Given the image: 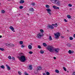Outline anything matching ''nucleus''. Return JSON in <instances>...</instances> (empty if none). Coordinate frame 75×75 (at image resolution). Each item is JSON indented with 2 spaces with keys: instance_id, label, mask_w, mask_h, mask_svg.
Returning <instances> with one entry per match:
<instances>
[{
  "instance_id": "nucleus-40",
  "label": "nucleus",
  "mask_w": 75,
  "mask_h": 75,
  "mask_svg": "<svg viewBox=\"0 0 75 75\" xmlns=\"http://www.w3.org/2000/svg\"><path fill=\"white\" fill-rule=\"evenodd\" d=\"M18 73L19 75H21V72H18Z\"/></svg>"
},
{
  "instance_id": "nucleus-9",
  "label": "nucleus",
  "mask_w": 75,
  "mask_h": 75,
  "mask_svg": "<svg viewBox=\"0 0 75 75\" xmlns=\"http://www.w3.org/2000/svg\"><path fill=\"white\" fill-rule=\"evenodd\" d=\"M48 27L51 29H54V27L51 25H48Z\"/></svg>"
},
{
  "instance_id": "nucleus-18",
  "label": "nucleus",
  "mask_w": 75,
  "mask_h": 75,
  "mask_svg": "<svg viewBox=\"0 0 75 75\" xmlns=\"http://www.w3.org/2000/svg\"><path fill=\"white\" fill-rule=\"evenodd\" d=\"M1 67L2 69H4L5 68V67H4V66L3 65H2Z\"/></svg>"
},
{
  "instance_id": "nucleus-19",
  "label": "nucleus",
  "mask_w": 75,
  "mask_h": 75,
  "mask_svg": "<svg viewBox=\"0 0 75 75\" xmlns=\"http://www.w3.org/2000/svg\"><path fill=\"white\" fill-rule=\"evenodd\" d=\"M67 17L68 18H71V16L69 15L67 16Z\"/></svg>"
},
{
  "instance_id": "nucleus-51",
  "label": "nucleus",
  "mask_w": 75,
  "mask_h": 75,
  "mask_svg": "<svg viewBox=\"0 0 75 75\" xmlns=\"http://www.w3.org/2000/svg\"><path fill=\"white\" fill-rule=\"evenodd\" d=\"M43 75H46V74H45V73H43Z\"/></svg>"
},
{
  "instance_id": "nucleus-8",
  "label": "nucleus",
  "mask_w": 75,
  "mask_h": 75,
  "mask_svg": "<svg viewBox=\"0 0 75 75\" xmlns=\"http://www.w3.org/2000/svg\"><path fill=\"white\" fill-rule=\"evenodd\" d=\"M29 11H34V10L33 8H31L29 9Z\"/></svg>"
},
{
  "instance_id": "nucleus-28",
  "label": "nucleus",
  "mask_w": 75,
  "mask_h": 75,
  "mask_svg": "<svg viewBox=\"0 0 75 75\" xmlns=\"http://www.w3.org/2000/svg\"><path fill=\"white\" fill-rule=\"evenodd\" d=\"M53 8H54V9H56L57 8V6H53Z\"/></svg>"
},
{
  "instance_id": "nucleus-32",
  "label": "nucleus",
  "mask_w": 75,
  "mask_h": 75,
  "mask_svg": "<svg viewBox=\"0 0 75 75\" xmlns=\"http://www.w3.org/2000/svg\"><path fill=\"white\" fill-rule=\"evenodd\" d=\"M68 6H69V7H72V4H68Z\"/></svg>"
},
{
  "instance_id": "nucleus-53",
  "label": "nucleus",
  "mask_w": 75,
  "mask_h": 75,
  "mask_svg": "<svg viewBox=\"0 0 75 75\" xmlns=\"http://www.w3.org/2000/svg\"><path fill=\"white\" fill-rule=\"evenodd\" d=\"M2 37V36L1 35H0V38H1Z\"/></svg>"
},
{
  "instance_id": "nucleus-3",
  "label": "nucleus",
  "mask_w": 75,
  "mask_h": 75,
  "mask_svg": "<svg viewBox=\"0 0 75 75\" xmlns=\"http://www.w3.org/2000/svg\"><path fill=\"white\" fill-rule=\"evenodd\" d=\"M43 36V33H40L37 35V37L38 38H41V37H42Z\"/></svg>"
},
{
  "instance_id": "nucleus-60",
  "label": "nucleus",
  "mask_w": 75,
  "mask_h": 75,
  "mask_svg": "<svg viewBox=\"0 0 75 75\" xmlns=\"http://www.w3.org/2000/svg\"><path fill=\"white\" fill-rule=\"evenodd\" d=\"M0 4H1V3L0 2Z\"/></svg>"
},
{
  "instance_id": "nucleus-13",
  "label": "nucleus",
  "mask_w": 75,
  "mask_h": 75,
  "mask_svg": "<svg viewBox=\"0 0 75 75\" xmlns=\"http://www.w3.org/2000/svg\"><path fill=\"white\" fill-rule=\"evenodd\" d=\"M29 67L30 70H32V69H33V66H32V65H29Z\"/></svg>"
},
{
  "instance_id": "nucleus-34",
  "label": "nucleus",
  "mask_w": 75,
  "mask_h": 75,
  "mask_svg": "<svg viewBox=\"0 0 75 75\" xmlns=\"http://www.w3.org/2000/svg\"><path fill=\"white\" fill-rule=\"evenodd\" d=\"M1 13H5V11L3 10L1 11Z\"/></svg>"
},
{
  "instance_id": "nucleus-30",
  "label": "nucleus",
  "mask_w": 75,
  "mask_h": 75,
  "mask_svg": "<svg viewBox=\"0 0 75 75\" xmlns=\"http://www.w3.org/2000/svg\"><path fill=\"white\" fill-rule=\"evenodd\" d=\"M46 8H49L50 6L48 5H46Z\"/></svg>"
},
{
  "instance_id": "nucleus-24",
  "label": "nucleus",
  "mask_w": 75,
  "mask_h": 75,
  "mask_svg": "<svg viewBox=\"0 0 75 75\" xmlns=\"http://www.w3.org/2000/svg\"><path fill=\"white\" fill-rule=\"evenodd\" d=\"M55 72H56V73H59V71L58 70H56L55 71Z\"/></svg>"
},
{
  "instance_id": "nucleus-58",
  "label": "nucleus",
  "mask_w": 75,
  "mask_h": 75,
  "mask_svg": "<svg viewBox=\"0 0 75 75\" xmlns=\"http://www.w3.org/2000/svg\"><path fill=\"white\" fill-rule=\"evenodd\" d=\"M8 1H10L11 0H7Z\"/></svg>"
},
{
  "instance_id": "nucleus-7",
  "label": "nucleus",
  "mask_w": 75,
  "mask_h": 75,
  "mask_svg": "<svg viewBox=\"0 0 75 75\" xmlns=\"http://www.w3.org/2000/svg\"><path fill=\"white\" fill-rule=\"evenodd\" d=\"M6 67L7 68L8 70H10L11 69L8 65H7V64H6Z\"/></svg>"
},
{
  "instance_id": "nucleus-23",
  "label": "nucleus",
  "mask_w": 75,
  "mask_h": 75,
  "mask_svg": "<svg viewBox=\"0 0 75 75\" xmlns=\"http://www.w3.org/2000/svg\"><path fill=\"white\" fill-rule=\"evenodd\" d=\"M49 38L50 40H52V38H51V35L49 36Z\"/></svg>"
},
{
  "instance_id": "nucleus-26",
  "label": "nucleus",
  "mask_w": 75,
  "mask_h": 75,
  "mask_svg": "<svg viewBox=\"0 0 75 75\" xmlns=\"http://www.w3.org/2000/svg\"><path fill=\"white\" fill-rule=\"evenodd\" d=\"M20 44L22 45L23 44V41H20Z\"/></svg>"
},
{
  "instance_id": "nucleus-14",
  "label": "nucleus",
  "mask_w": 75,
  "mask_h": 75,
  "mask_svg": "<svg viewBox=\"0 0 75 75\" xmlns=\"http://www.w3.org/2000/svg\"><path fill=\"white\" fill-rule=\"evenodd\" d=\"M10 29H11V30H12V31H13L14 30V29L13 28V26H11L10 27Z\"/></svg>"
},
{
  "instance_id": "nucleus-20",
  "label": "nucleus",
  "mask_w": 75,
  "mask_h": 75,
  "mask_svg": "<svg viewBox=\"0 0 75 75\" xmlns=\"http://www.w3.org/2000/svg\"><path fill=\"white\" fill-rule=\"evenodd\" d=\"M40 52V53H41V54H44V52L43 51L41 50Z\"/></svg>"
},
{
  "instance_id": "nucleus-11",
  "label": "nucleus",
  "mask_w": 75,
  "mask_h": 75,
  "mask_svg": "<svg viewBox=\"0 0 75 75\" xmlns=\"http://www.w3.org/2000/svg\"><path fill=\"white\" fill-rule=\"evenodd\" d=\"M20 4H23V3H24V1L23 0H21L20 1Z\"/></svg>"
},
{
  "instance_id": "nucleus-35",
  "label": "nucleus",
  "mask_w": 75,
  "mask_h": 75,
  "mask_svg": "<svg viewBox=\"0 0 75 75\" xmlns=\"http://www.w3.org/2000/svg\"><path fill=\"white\" fill-rule=\"evenodd\" d=\"M40 31L41 33H44V30L42 29H41L40 30Z\"/></svg>"
},
{
  "instance_id": "nucleus-27",
  "label": "nucleus",
  "mask_w": 75,
  "mask_h": 75,
  "mask_svg": "<svg viewBox=\"0 0 75 75\" xmlns=\"http://www.w3.org/2000/svg\"><path fill=\"white\" fill-rule=\"evenodd\" d=\"M31 5H32V6H35V3H32L31 4Z\"/></svg>"
},
{
  "instance_id": "nucleus-37",
  "label": "nucleus",
  "mask_w": 75,
  "mask_h": 75,
  "mask_svg": "<svg viewBox=\"0 0 75 75\" xmlns=\"http://www.w3.org/2000/svg\"><path fill=\"white\" fill-rule=\"evenodd\" d=\"M69 54H71V53H72V52H71V50H69Z\"/></svg>"
},
{
  "instance_id": "nucleus-61",
  "label": "nucleus",
  "mask_w": 75,
  "mask_h": 75,
  "mask_svg": "<svg viewBox=\"0 0 75 75\" xmlns=\"http://www.w3.org/2000/svg\"><path fill=\"white\" fill-rule=\"evenodd\" d=\"M19 15H20V14H19Z\"/></svg>"
},
{
  "instance_id": "nucleus-43",
  "label": "nucleus",
  "mask_w": 75,
  "mask_h": 75,
  "mask_svg": "<svg viewBox=\"0 0 75 75\" xmlns=\"http://www.w3.org/2000/svg\"><path fill=\"white\" fill-rule=\"evenodd\" d=\"M12 59L13 60H15V58L14 57H12Z\"/></svg>"
},
{
  "instance_id": "nucleus-55",
  "label": "nucleus",
  "mask_w": 75,
  "mask_h": 75,
  "mask_svg": "<svg viewBox=\"0 0 75 75\" xmlns=\"http://www.w3.org/2000/svg\"><path fill=\"white\" fill-rule=\"evenodd\" d=\"M67 72H68V73H69V71H67Z\"/></svg>"
},
{
  "instance_id": "nucleus-16",
  "label": "nucleus",
  "mask_w": 75,
  "mask_h": 75,
  "mask_svg": "<svg viewBox=\"0 0 75 75\" xmlns=\"http://www.w3.org/2000/svg\"><path fill=\"white\" fill-rule=\"evenodd\" d=\"M52 25L54 26V27H57V26H58V25H57V23H55L54 24H52Z\"/></svg>"
},
{
  "instance_id": "nucleus-39",
  "label": "nucleus",
  "mask_w": 75,
  "mask_h": 75,
  "mask_svg": "<svg viewBox=\"0 0 75 75\" xmlns=\"http://www.w3.org/2000/svg\"><path fill=\"white\" fill-rule=\"evenodd\" d=\"M8 58H9V59H11V56H9L8 57Z\"/></svg>"
},
{
  "instance_id": "nucleus-4",
  "label": "nucleus",
  "mask_w": 75,
  "mask_h": 75,
  "mask_svg": "<svg viewBox=\"0 0 75 75\" xmlns=\"http://www.w3.org/2000/svg\"><path fill=\"white\" fill-rule=\"evenodd\" d=\"M54 35L55 36V38L57 39H58L59 38V36H60V34L59 33L57 32V33L54 34Z\"/></svg>"
},
{
  "instance_id": "nucleus-12",
  "label": "nucleus",
  "mask_w": 75,
  "mask_h": 75,
  "mask_svg": "<svg viewBox=\"0 0 75 75\" xmlns=\"http://www.w3.org/2000/svg\"><path fill=\"white\" fill-rule=\"evenodd\" d=\"M51 2H52L53 3L55 4L57 1V0H50Z\"/></svg>"
},
{
  "instance_id": "nucleus-57",
  "label": "nucleus",
  "mask_w": 75,
  "mask_h": 75,
  "mask_svg": "<svg viewBox=\"0 0 75 75\" xmlns=\"http://www.w3.org/2000/svg\"><path fill=\"white\" fill-rule=\"evenodd\" d=\"M27 14H28V16H29V14L28 13H27Z\"/></svg>"
},
{
  "instance_id": "nucleus-54",
  "label": "nucleus",
  "mask_w": 75,
  "mask_h": 75,
  "mask_svg": "<svg viewBox=\"0 0 75 75\" xmlns=\"http://www.w3.org/2000/svg\"><path fill=\"white\" fill-rule=\"evenodd\" d=\"M69 9H70V10H72V8H70Z\"/></svg>"
},
{
  "instance_id": "nucleus-48",
  "label": "nucleus",
  "mask_w": 75,
  "mask_h": 75,
  "mask_svg": "<svg viewBox=\"0 0 75 75\" xmlns=\"http://www.w3.org/2000/svg\"><path fill=\"white\" fill-rule=\"evenodd\" d=\"M71 53H72V54H73V53H74V51H71Z\"/></svg>"
},
{
  "instance_id": "nucleus-31",
  "label": "nucleus",
  "mask_w": 75,
  "mask_h": 75,
  "mask_svg": "<svg viewBox=\"0 0 75 75\" xmlns=\"http://www.w3.org/2000/svg\"><path fill=\"white\" fill-rule=\"evenodd\" d=\"M29 53L30 54H32L33 53V52H31V51H30L29 52Z\"/></svg>"
},
{
  "instance_id": "nucleus-29",
  "label": "nucleus",
  "mask_w": 75,
  "mask_h": 75,
  "mask_svg": "<svg viewBox=\"0 0 75 75\" xmlns=\"http://www.w3.org/2000/svg\"><path fill=\"white\" fill-rule=\"evenodd\" d=\"M10 45L11 46H12V47H14V45H13V44H11V43H10Z\"/></svg>"
},
{
  "instance_id": "nucleus-25",
  "label": "nucleus",
  "mask_w": 75,
  "mask_h": 75,
  "mask_svg": "<svg viewBox=\"0 0 75 75\" xmlns=\"http://www.w3.org/2000/svg\"><path fill=\"white\" fill-rule=\"evenodd\" d=\"M46 74L47 75H50V73L48 71L46 73Z\"/></svg>"
},
{
  "instance_id": "nucleus-17",
  "label": "nucleus",
  "mask_w": 75,
  "mask_h": 75,
  "mask_svg": "<svg viewBox=\"0 0 75 75\" xmlns=\"http://www.w3.org/2000/svg\"><path fill=\"white\" fill-rule=\"evenodd\" d=\"M66 45L68 47H71V45L69 44H67Z\"/></svg>"
},
{
  "instance_id": "nucleus-62",
  "label": "nucleus",
  "mask_w": 75,
  "mask_h": 75,
  "mask_svg": "<svg viewBox=\"0 0 75 75\" xmlns=\"http://www.w3.org/2000/svg\"><path fill=\"white\" fill-rule=\"evenodd\" d=\"M35 74H37V73H35Z\"/></svg>"
},
{
  "instance_id": "nucleus-15",
  "label": "nucleus",
  "mask_w": 75,
  "mask_h": 75,
  "mask_svg": "<svg viewBox=\"0 0 75 75\" xmlns=\"http://www.w3.org/2000/svg\"><path fill=\"white\" fill-rule=\"evenodd\" d=\"M28 48L29 50H31L32 49V46L30 45L28 46Z\"/></svg>"
},
{
  "instance_id": "nucleus-52",
  "label": "nucleus",
  "mask_w": 75,
  "mask_h": 75,
  "mask_svg": "<svg viewBox=\"0 0 75 75\" xmlns=\"http://www.w3.org/2000/svg\"><path fill=\"white\" fill-rule=\"evenodd\" d=\"M61 38H64V36H62Z\"/></svg>"
},
{
  "instance_id": "nucleus-47",
  "label": "nucleus",
  "mask_w": 75,
  "mask_h": 75,
  "mask_svg": "<svg viewBox=\"0 0 75 75\" xmlns=\"http://www.w3.org/2000/svg\"><path fill=\"white\" fill-rule=\"evenodd\" d=\"M8 47H11V46H10V44H8Z\"/></svg>"
},
{
  "instance_id": "nucleus-56",
  "label": "nucleus",
  "mask_w": 75,
  "mask_h": 75,
  "mask_svg": "<svg viewBox=\"0 0 75 75\" xmlns=\"http://www.w3.org/2000/svg\"><path fill=\"white\" fill-rule=\"evenodd\" d=\"M67 31H68V32H69V30H67Z\"/></svg>"
},
{
  "instance_id": "nucleus-42",
  "label": "nucleus",
  "mask_w": 75,
  "mask_h": 75,
  "mask_svg": "<svg viewBox=\"0 0 75 75\" xmlns=\"http://www.w3.org/2000/svg\"><path fill=\"white\" fill-rule=\"evenodd\" d=\"M21 48H24V45H23L21 46Z\"/></svg>"
},
{
  "instance_id": "nucleus-38",
  "label": "nucleus",
  "mask_w": 75,
  "mask_h": 75,
  "mask_svg": "<svg viewBox=\"0 0 75 75\" xmlns=\"http://www.w3.org/2000/svg\"><path fill=\"white\" fill-rule=\"evenodd\" d=\"M19 8H20V9H22V8H23V6H20Z\"/></svg>"
},
{
  "instance_id": "nucleus-59",
  "label": "nucleus",
  "mask_w": 75,
  "mask_h": 75,
  "mask_svg": "<svg viewBox=\"0 0 75 75\" xmlns=\"http://www.w3.org/2000/svg\"><path fill=\"white\" fill-rule=\"evenodd\" d=\"M13 32H15V30H13Z\"/></svg>"
},
{
  "instance_id": "nucleus-2",
  "label": "nucleus",
  "mask_w": 75,
  "mask_h": 75,
  "mask_svg": "<svg viewBox=\"0 0 75 75\" xmlns=\"http://www.w3.org/2000/svg\"><path fill=\"white\" fill-rule=\"evenodd\" d=\"M19 59H20V60H21V62H25L26 60L25 57L24 56H21V57H19Z\"/></svg>"
},
{
  "instance_id": "nucleus-10",
  "label": "nucleus",
  "mask_w": 75,
  "mask_h": 75,
  "mask_svg": "<svg viewBox=\"0 0 75 75\" xmlns=\"http://www.w3.org/2000/svg\"><path fill=\"white\" fill-rule=\"evenodd\" d=\"M37 68L38 69L37 71H38V70H42V68L40 66L38 67Z\"/></svg>"
},
{
  "instance_id": "nucleus-44",
  "label": "nucleus",
  "mask_w": 75,
  "mask_h": 75,
  "mask_svg": "<svg viewBox=\"0 0 75 75\" xmlns=\"http://www.w3.org/2000/svg\"><path fill=\"white\" fill-rule=\"evenodd\" d=\"M38 48H41V46H40V45H38Z\"/></svg>"
},
{
  "instance_id": "nucleus-49",
  "label": "nucleus",
  "mask_w": 75,
  "mask_h": 75,
  "mask_svg": "<svg viewBox=\"0 0 75 75\" xmlns=\"http://www.w3.org/2000/svg\"><path fill=\"white\" fill-rule=\"evenodd\" d=\"M54 59H56V57H54Z\"/></svg>"
},
{
  "instance_id": "nucleus-41",
  "label": "nucleus",
  "mask_w": 75,
  "mask_h": 75,
  "mask_svg": "<svg viewBox=\"0 0 75 75\" xmlns=\"http://www.w3.org/2000/svg\"><path fill=\"white\" fill-rule=\"evenodd\" d=\"M64 20V21H65V22H67L68 21H67V19H65Z\"/></svg>"
},
{
  "instance_id": "nucleus-33",
  "label": "nucleus",
  "mask_w": 75,
  "mask_h": 75,
  "mask_svg": "<svg viewBox=\"0 0 75 75\" xmlns=\"http://www.w3.org/2000/svg\"><path fill=\"white\" fill-rule=\"evenodd\" d=\"M73 40V38L72 37H70L69 38V40Z\"/></svg>"
},
{
  "instance_id": "nucleus-50",
  "label": "nucleus",
  "mask_w": 75,
  "mask_h": 75,
  "mask_svg": "<svg viewBox=\"0 0 75 75\" xmlns=\"http://www.w3.org/2000/svg\"><path fill=\"white\" fill-rule=\"evenodd\" d=\"M73 37L74 38H75V34H74Z\"/></svg>"
},
{
  "instance_id": "nucleus-5",
  "label": "nucleus",
  "mask_w": 75,
  "mask_h": 75,
  "mask_svg": "<svg viewBox=\"0 0 75 75\" xmlns=\"http://www.w3.org/2000/svg\"><path fill=\"white\" fill-rule=\"evenodd\" d=\"M46 10H47V13H48L50 15H51L52 14L51 13V10L50 8H47L46 9Z\"/></svg>"
},
{
  "instance_id": "nucleus-22",
  "label": "nucleus",
  "mask_w": 75,
  "mask_h": 75,
  "mask_svg": "<svg viewBox=\"0 0 75 75\" xmlns=\"http://www.w3.org/2000/svg\"><path fill=\"white\" fill-rule=\"evenodd\" d=\"M0 50H1V51H4V49L3 48H0Z\"/></svg>"
},
{
  "instance_id": "nucleus-6",
  "label": "nucleus",
  "mask_w": 75,
  "mask_h": 75,
  "mask_svg": "<svg viewBox=\"0 0 75 75\" xmlns=\"http://www.w3.org/2000/svg\"><path fill=\"white\" fill-rule=\"evenodd\" d=\"M55 3L57 4V6H59L60 5V2L59 1H57L56 0V1Z\"/></svg>"
},
{
  "instance_id": "nucleus-1",
  "label": "nucleus",
  "mask_w": 75,
  "mask_h": 75,
  "mask_svg": "<svg viewBox=\"0 0 75 75\" xmlns=\"http://www.w3.org/2000/svg\"><path fill=\"white\" fill-rule=\"evenodd\" d=\"M47 50L50 52H53L54 51V47L51 46H49L47 47ZM59 51V48H57L54 49V51L57 53H58Z\"/></svg>"
},
{
  "instance_id": "nucleus-21",
  "label": "nucleus",
  "mask_w": 75,
  "mask_h": 75,
  "mask_svg": "<svg viewBox=\"0 0 75 75\" xmlns=\"http://www.w3.org/2000/svg\"><path fill=\"white\" fill-rule=\"evenodd\" d=\"M43 45L44 47H46L47 46V44L45 43H43Z\"/></svg>"
},
{
  "instance_id": "nucleus-46",
  "label": "nucleus",
  "mask_w": 75,
  "mask_h": 75,
  "mask_svg": "<svg viewBox=\"0 0 75 75\" xmlns=\"http://www.w3.org/2000/svg\"><path fill=\"white\" fill-rule=\"evenodd\" d=\"M59 7H56V9H59Z\"/></svg>"
},
{
  "instance_id": "nucleus-36",
  "label": "nucleus",
  "mask_w": 75,
  "mask_h": 75,
  "mask_svg": "<svg viewBox=\"0 0 75 75\" xmlns=\"http://www.w3.org/2000/svg\"><path fill=\"white\" fill-rule=\"evenodd\" d=\"M63 69H64V71H67V69H66L65 67H63Z\"/></svg>"
},
{
  "instance_id": "nucleus-45",
  "label": "nucleus",
  "mask_w": 75,
  "mask_h": 75,
  "mask_svg": "<svg viewBox=\"0 0 75 75\" xmlns=\"http://www.w3.org/2000/svg\"><path fill=\"white\" fill-rule=\"evenodd\" d=\"M72 75H75V72H73V74Z\"/></svg>"
}]
</instances>
